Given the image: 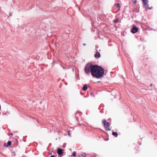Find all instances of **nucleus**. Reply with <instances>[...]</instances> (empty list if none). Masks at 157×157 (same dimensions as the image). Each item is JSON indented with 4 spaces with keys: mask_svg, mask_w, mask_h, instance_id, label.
I'll return each mask as SVG.
<instances>
[{
    "mask_svg": "<svg viewBox=\"0 0 157 157\" xmlns=\"http://www.w3.org/2000/svg\"><path fill=\"white\" fill-rule=\"evenodd\" d=\"M84 70L86 74L88 75L91 72L92 76L98 78L102 77L104 73V69L101 66L91 63L87 64Z\"/></svg>",
    "mask_w": 157,
    "mask_h": 157,
    "instance_id": "1",
    "label": "nucleus"
},
{
    "mask_svg": "<svg viewBox=\"0 0 157 157\" xmlns=\"http://www.w3.org/2000/svg\"><path fill=\"white\" fill-rule=\"evenodd\" d=\"M80 155L81 156V157H83V156H84L83 155Z\"/></svg>",
    "mask_w": 157,
    "mask_h": 157,
    "instance_id": "19",
    "label": "nucleus"
},
{
    "mask_svg": "<svg viewBox=\"0 0 157 157\" xmlns=\"http://www.w3.org/2000/svg\"><path fill=\"white\" fill-rule=\"evenodd\" d=\"M57 153L59 155H61L63 154L62 150L61 149H58Z\"/></svg>",
    "mask_w": 157,
    "mask_h": 157,
    "instance_id": "6",
    "label": "nucleus"
},
{
    "mask_svg": "<svg viewBox=\"0 0 157 157\" xmlns=\"http://www.w3.org/2000/svg\"><path fill=\"white\" fill-rule=\"evenodd\" d=\"M136 1H134L133 2V3L134 4H135L136 3Z\"/></svg>",
    "mask_w": 157,
    "mask_h": 157,
    "instance_id": "17",
    "label": "nucleus"
},
{
    "mask_svg": "<svg viewBox=\"0 0 157 157\" xmlns=\"http://www.w3.org/2000/svg\"><path fill=\"white\" fill-rule=\"evenodd\" d=\"M102 123L106 131H108L111 130V128H109L110 125L108 122L106 121V120L104 119L103 120Z\"/></svg>",
    "mask_w": 157,
    "mask_h": 157,
    "instance_id": "2",
    "label": "nucleus"
},
{
    "mask_svg": "<svg viewBox=\"0 0 157 157\" xmlns=\"http://www.w3.org/2000/svg\"><path fill=\"white\" fill-rule=\"evenodd\" d=\"M12 13H9V16H12Z\"/></svg>",
    "mask_w": 157,
    "mask_h": 157,
    "instance_id": "14",
    "label": "nucleus"
},
{
    "mask_svg": "<svg viewBox=\"0 0 157 157\" xmlns=\"http://www.w3.org/2000/svg\"><path fill=\"white\" fill-rule=\"evenodd\" d=\"M152 86V83H151V84L150 85V86Z\"/></svg>",
    "mask_w": 157,
    "mask_h": 157,
    "instance_id": "20",
    "label": "nucleus"
},
{
    "mask_svg": "<svg viewBox=\"0 0 157 157\" xmlns=\"http://www.w3.org/2000/svg\"><path fill=\"white\" fill-rule=\"evenodd\" d=\"M83 46H85L86 45V44L85 43H84L83 44Z\"/></svg>",
    "mask_w": 157,
    "mask_h": 157,
    "instance_id": "18",
    "label": "nucleus"
},
{
    "mask_svg": "<svg viewBox=\"0 0 157 157\" xmlns=\"http://www.w3.org/2000/svg\"><path fill=\"white\" fill-rule=\"evenodd\" d=\"M100 54L98 52H96V53L94 55V56L96 58H99L100 57Z\"/></svg>",
    "mask_w": 157,
    "mask_h": 157,
    "instance_id": "5",
    "label": "nucleus"
},
{
    "mask_svg": "<svg viewBox=\"0 0 157 157\" xmlns=\"http://www.w3.org/2000/svg\"><path fill=\"white\" fill-rule=\"evenodd\" d=\"M138 30V29L135 25L133 26L131 29V32L133 33H136Z\"/></svg>",
    "mask_w": 157,
    "mask_h": 157,
    "instance_id": "4",
    "label": "nucleus"
},
{
    "mask_svg": "<svg viewBox=\"0 0 157 157\" xmlns=\"http://www.w3.org/2000/svg\"><path fill=\"white\" fill-rule=\"evenodd\" d=\"M87 88V86L86 85H84L82 87V89L84 91L86 90Z\"/></svg>",
    "mask_w": 157,
    "mask_h": 157,
    "instance_id": "7",
    "label": "nucleus"
},
{
    "mask_svg": "<svg viewBox=\"0 0 157 157\" xmlns=\"http://www.w3.org/2000/svg\"><path fill=\"white\" fill-rule=\"evenodd\" d=\"M11 142L10 141H8L7 143V144L6 145V147H8L9 146L11 145Z\"/></svg>",
    "mask_w": 157,
    "mask_h": 157,
    "instance_id": "10",
    "label": "nucleus"
},
{
    "mask_svg": "<svg viewBox=\"0 0 157 157\" xmlns=\"http://www.w3.org/2000/svg\"><path fill=\"white\" fill-rule=\"evenodd\" d=\"M112 135L116 137H117L118 136V134L117 132H112Z\"/></svg>",
    "mask_w": 157,
    "mask_h": 157,
    "instance_id": "8",
    "label": "nucleus"
},
{
    "mask_svg": "<svg viewBox=\"0 0 157 157\" xmlns=\"http://www.w3.org/2000/svg\"><path fill=\"white\" fill-rule=\"evenodd\" d=\"M10 134L11 135H13V134H12V133H11Z\"/></svg>",
    "mask_w": 157,
    "mask_h": 157,
    "instance_id": "21",
    "label": "nucleus"
},
{
    "mask_svg": "<svg viewBox=\"0 0 157 157\" xmlns=\"http://www.w3.org/2000/svg\"><path fill=\"white\" fill-rule=\"evenodd\" d=\"M114 6L116 7H117L118 8H121V6L120 4L119 3H115L114 4Z\"/></svg>",
    "mask_w": 157,
    "mask_h": 157,
    "instance_id": "9",
    "label": "nucleus"
},
{
    "mask_svg": "<svg viewBox=\"0 0 157 157\" xmlns=\"http://www.w3.org/2000/svg\"><path fill=\"white\" fill-rule=\"evenodd\" d=\"M118 21H119V19H117L115 20H114L113 21L114 23H116Z\"/></svg>",
    "mask_w": 157,
    "mask_h": 157,
    "instance_id": "12",
    "label": "nucleus"
},
{
    "mask_svg": "<svg viewBox=\"0 0 157 157\" xmlns=\"http://www.w3.org/2000/svg\"><path fill=\"white\" fill-rule=\"evenodd\" d=\"M76 152L75 151H74L73 153H72V155H71V156H76Z\"/></svg>",
    "mask_w": 157,
    "mask_h": 157,
    "instance_id": "11",
    "label": "nucleus"
},
{
    "mask_svg": "<svg viewBox=\"0 0 157 157\" xmlns=\"http://www.w3.org/2000/svg\"><path fill=\"white\" fill-rule=\"evenodd\" d=\"M142 1L144 3V6L145 8L146 11H147L148 9L151 10L152 9V7H149L147 0H142Z\"/></svg>",
    "mask_w": 157,
    "mask_h": 157,
    "instance_id": "3",
    "label": "nucleus"
},
{
    "mask_svg": "<svg viewBox=\"0 0 157 157\" xmlns=\"http://www.w3.org/2000/svg\"><path fill=\"white\" fill-rule=\"evenodd\" d=\"M50 157H55V156L53 155H52Z\"/></svg>",
    "mask_w": 157,
    "mask_h": 157,
    "instance_id": "16",
    "label": "nucleus"
},
{
    "mask_svg": "<svg viewBox=\"0 0 157 157\" xmlns=\"http://www.w3.org/2000/svg\"><path fill=\"white\" fill-rule=\"evenodd\" d=\"M120 9H121V8H118V9L117 11V12H118V11H120Z\"/></svg>",
    "mask_w": 157,
    "mask_h": 157,
    "instance_id": "15",
    "label": "nucleus"
},
{
    "mask_svg": "<svg viewBox=\"0 0 157 157\" xmlns=\"http://www.w3.org/2000/svg\"><path fill=\"white\" fill-rule=\"evenodd\" d=\"M70 131H68V135L69 136H70Z\"/></svg>",
    "mask_w": 157,
    "mask_h": 157,
    "instance_id": "13",
    "label": "nucleus"
}]
</instances>
